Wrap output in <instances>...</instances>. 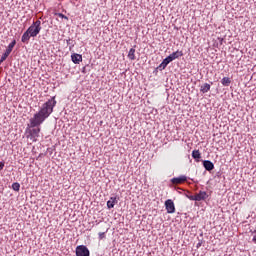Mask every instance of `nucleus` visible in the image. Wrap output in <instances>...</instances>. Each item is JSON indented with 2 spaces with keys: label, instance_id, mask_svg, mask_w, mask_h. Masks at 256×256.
<instances>
[{
  "label": "nucleus",
  "instance_id": "obj_1",
  "mask_svg": "<svg viewBox=\"0 0 256 256\" xmlns=\"http://www.w3.org/2000/svg\"><path fill=\"white\" fill-rule=\"evenodd\" d=\"M55 105H57V100H55V96H53L46 103H44L40 110L30 119V127H39L42 123H44L45 119H48L51 113H53Z\"/></svg>",
  "mask_w": 256,
  "mask_h": 256
},
{
  "label": "nucleus",
  "instance_id": "obj_2",
  "mask_svg": "<svg viewBox=\"0 0 256 256\" xmlns=\"http://www.w3.org/2000/svg\"><path fill=\"white\" fill-rule=\"evenodd\" d=\"M39 33H41V22L37 20L23 33L21 38L22 43H29V39L31 37H37Z\"/></svg>",
  "mask_w": 256,
  "mask_h": 256
},
{
  "label": "nucleus",
  "instance_id": "obj_3",
  "mask_svg": "<svg viewBox=\"0 0 256 256\" xmlns=\"http://www.w3.org/2000/svg\"><path fill=\"white\" fill-rule=\"evenodd\" d=\"M15 45H17V41L13 40L7 47L6 51L4 52V54L2 55L1 59H0V63H3V61L7 60V57H9V55H11V52L13 51V48L15 47Z\"/></svg>",
  "mask_w": 256,
  "mask_h": 256
},
{
  "label": "nucleus",
  "instance_id": "obj_4",
  "mask_svg": "<svg viewBox=\"0 0 256 256\" xmlns=\"http://www.w3.org/2000/svg\"><path fill=\"white\" fill-rule=\"evenodd\" d=\"M90 252L87 246L80 245L76 247V256H89Z\"/></svg>",
  "mask_w": 256,
  "mask_h": 256
},
{
  "label": "nucleus",
  "instance_id": "obj_5",
  "mask_svg": "<svg viewBox=\"0 0 256 256\" xmlns=\"http://www.w3.org/2000/svg\"><path fill=\"white\" fill-rule=\"evenodd\" d=\"M164 205L167 213L169 214L175 213V203L173 202V200L171 199L166 200Z\"/></svg>",
  "mask_w": 256,
  "mask_h": 256
},
{
  "label": "nucleus",
  "instance_id": "obj_6",
  "mask_svg": "<svg viewBox=\"0 0 256 256\" xmlns=\"http://www.w3.org/2000/svg\"><path fill=\"white\" fill-rule=\"evenodd\" d=\"M185 181H187V176H179L171 179V183H173V185H181V183H185Z\"/></svg>",
  "mask_w": 256,
  "mask_h": 256
},
{
  "label": "nucleus",
  "instance_id": "obj_7",
  "mask_svg": "<svg viewBox=\"0 0 256 256\" xmlns=\"http://www.w3.org/2000/svg\"><path fill=\"white\" fill-rule=\"evenodd\" d=\"M203 166L206 169V171H213L215 169V164L209 160H205L203 162Z\"/></svg>",
  "mask_w": 256,
  "mask_h": 256
},
{
  "label": "nucleus",
  "instance_id": "obj_8",
  "mask_svg": "<svg viewBox=\"0 0 256 256\" xmlns=\"http://www.w3.org/2000/svg\"><path fill=\"white\" fill-rule=\"evenodd\" d=\"M179 57H183V51L177 50L168 56L171 61H175V59H179Z\"/></svg>",
  "mask_w": 256,
  "mask_h": 256
},
{
  "label": "nucleus",
  "instance_id": "obj_9",
  "mask_svg": "<svg viewBox=\"0 0 256 256\" xmlns=\"http://www.w3.org/2000/svg\"><path fill=\"white\" fill-rule=\"evenodd\" d=\"M71 59L75 65H79L81 61H83V56L80 54H73Z\"/></svg>",
  "mask_w": 256,
  "mask_h": 256
},
{
  "label": "nucleus",
  "instance_id": "obj_10",
  "mask_svg": "<svg viewBox=\"0 0 256 256\" xmlns=\"http://www.w3.org/2000/svg\"><path fill=\"white\" fill-rule=\"evenodd\" d=\"M171 63V60H170V58H169V56L168 57H166L163 61H162V63L158 66V69L160 70V71H163V69H165L166 67H167V65H169Z\"/></svg>",
  "mask_w": 256,
  "mask_h": 256
},
{
  "label": "nucleus",
  "instance_id": "obj_11",
  "mask_svg": "<svg viewBox=\"0 0 256 256\" xmlns=\"http://www.w3.org/2000/svg\"><path fill=\"white\" fill-rule=\"evenodd\" d=\"M197 201H205L209 197L207 192L205 191H200L198 194H196Z\"/></svg>",
  "mask_w": 256,
  "mask_h": 256
},
{
  "label": "nucleus",
  "instance_id": "obj_12",
  "mask_svg": "<svg viewBox=\"0 0 256 256\" xmlns=\"http://www.w3.org/2000/svg\"><path fill=\"white\" fill-rule=\"evenodd\" d=\"M39 133H41V128H33L30 130V136L32 139H37V137H39Z\"/></svg>",
  "mask_w": 256,
  "mask_h": 256
},
{
  "label": "nucleus",
  "instance_id": "obj_13",
  "mask_svg": "<svg viewBox=\"0 0 256 256\" xmlns=\"http://www.w3.org/2000/svg\"><path fill=\"white\" fill-rule=\"evenodd\" d=\"M115 203H117V198L111 197L110 200L107 201L108 209H113V207H115Z\"/></svg>",
  "mask_w": 256,
  "mask_h": 256
},
{
  "label": "nucleus",
  "instance_id": "obj_14",
  "mask_svg": "<svg viewBox=\"0 0 256 256\" xmlns=\"http://www.w3.org/2000/svg\"><path fill=\"white\" fill-rule=\"evenodd\" d=\"M200 91L202 93H209V91H211V85L208 83H205L204 85L201 86Z\"/></svg>",
  "mask_w": 256,
  "mask_h": 256
},
{
  "label": "nucleus",
  "instance_id": "obj_15",
  "mask_svg": "<svg viewBox=\"0 0 256 256\" xmlns=\"http://www.w3.org/2000/svg\"><path fill=\"white\" fill-rule=\"evenodd\" d=\"M221 83H222L223 87H229V85H231V78L224 77V78H222Z\"/></svg>",
  "mask_w": 256,
  "mask_h": 256
},
{
  "label": "nucleus",
  "instance_id": "obj_16",
  "mask_svg": "<svg viewBox=\"0 0 256 256\" xmlns=\"http://www.w3.org/2000/svg\"><path fill=\"white\" fill-rule=\"evenodd\" d=\"M128 59H130V61H135L136 57H135V48H131L128 52Z\"/></svg>",
  "mask_w": 256,
  "mask_h": 256
},
{
  "label": "nucleus",
  "instance_id": "obj_17",
  "mask_svg": "<svg viewBox=\"0 0 256 256\" xmlns=\"http://www.w3.org/2000/svg\"><path fill=\"white\" fill-rule=\"evenodd\" d=\"M192 157L193 159H201V152H199V150H194L192 152Z\"/></svg>",
  "mask_w": 256,
  "mask_h": 256
},
{
  "label": "nucleus",
  "instance_id": "obj_18",
  "mask_svg": "<svg viewBox=\"0 0 256 256\" xmlns=\"http://www.w3.org/2000/svg\"><path fill=\"white\" fill-rule=\"evenodd\" d=\"M12 189L13 191H19L21 189V184H19V182H14L12 184Z\"/></svg>",
  "mask_w": 256,
  "mask_h": 256
},
{
  "label": "nucleus",
  "instance_id": "obj_19",
  "mask_svg": "<svg viewBox=\"0 0 256 256\" xmlns=\"http://www.w3.org/2000/svg\"><path fill=\"white\" fill-rule=\"evenodd\" d=\"M61 19H65L66 21H69V17L65 16V14L58 13L57 14Z\"/></svg>",
  "mask_w": 256,
  "mask_h": 256
},
{
  "label": "nucleus",
  "instance_id": "obj_20",
  "mask_svg": "<svg viewBox=\"0 0 256 256\" xmlns=\"http://www.w3.org/2000/svg\"><path fill=\"white\" fill-rule=\"evenodd\" d=\"M188 199H190V201H197V194L188 196Z\"/></svg>",
  "mask_w": 256,
  "mask_h": 256
},
{
  "label": "nucleus",
  "instance_id": "obj_21",
  "mask_svg": "<svg viewBox=\"0 0 256 256\" xmlns=\"http://www.w3.org/2000/svg\"><path fill=\"white\" fill-rule=\"evenodd\" d=\"M98 236H99L100 241L105 239V232L98 233Z\"/></svg>",
  "mask_w": 256,
  "mask_h": 256
},
{
  "label": "nucleus",
  "instance_id": "obj_22",
  "mask_svg": "<svg viewBox=\"0 0 256 256\" xmlns=\"http://www.w3.org/2000/svg\"><path fill=\"white\" fill-rule=\"evenodd\" d=\"M5 167V162H0V171H3Z\"/></svg>",
  "mask_w": 256,
  "mask_h": 256
}]
</instances>
